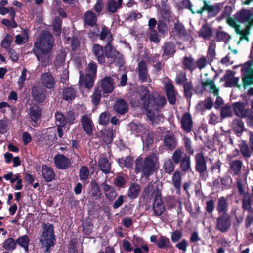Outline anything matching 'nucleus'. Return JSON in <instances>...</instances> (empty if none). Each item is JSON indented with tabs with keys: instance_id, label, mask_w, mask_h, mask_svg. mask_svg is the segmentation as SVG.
Here are the masks:
<instances>
[{
	"instance_id": "26",
	"label": "nucleus",
	"mask_w": 253,
	"mask_h": 253,
	"mask_svg": "<svg viewBox=\"0 0 253 253\" xmlns=\"http://www.w3.org/2000/svg\"><path fill=\"white\" fill-rule=\"evenodd\" d=\"M92 52L100 64L105 62V58L103 48L99 44H95L92 47Z\"/></svg>"
},
{
	"instance_id": "1",
	"label": "nucleus",
	"mask_w": 253,
	"mask_h": 253,
	"mask_svg": "<svg viewBox=\"0 0 253 253\" xmlns=\"http://www.w3.org/2000/svg\"><path fill=\"white\" fill-rule=\"evenodd\" d=\"M141 101L151 124L158 123L160 121L159 110L166 103L165 97L151 94L147 87H144L141 91Z\"/></svg>"
},
{
	"instance_id": "25",
	"label": "nucleus",
	"mask_w": 253,
	"mask_h": 253,
	"mask_svg": "<svg viewBox=\"0 0 253 253\" xmlns=\"http://www.w3.org/2000/svg\"><path fill=\"white\" fill-rule=\"evenodd\" d=\"M175 45L172 42H166L162 46L163 53L162 57H166L167 58L173 56L175 52Z\"/></svg>"
},
{
	"instance_id": "14",
	"label": "nucleus",
	"mask_w": 253,
	"mask_h": 253,
	"mask_svg": "<svg viewBox=\"0 0 253 253\" xmlns=\"http://www.w3.org/2000/svg\"><path fill=\"white\" fill-rule=\"evenodd\" d=\"M137 71L139 79L141 82H148L150 80L148 73L147 64L145 61H141L139 63Z\"/></svg>"
},
{
	"instance_id": "47",
	"label": "nucleus",
	"mask_w": 253,
	"mask_h": 253,
	"mask_svg": "<svg viewBox=\"0 0 253 253\" xmlns=\"http://www.w3.org/2000/svg\"><path fill=\"white\" fill-rule=\"evenodd\" d=\"M63 95L65 100H71L75 97L76 91L73 88L68 87L64 90Z\"/></svg>"
},
{
	"instance_id": "13",
	"label": "nucleus",
	"mask_w": 253,
	"mask_h": 253,
	"mask_svg": "<svg viewBox=\"0 0 253 253\" xmlns=\"http://www.w3.org/2000/svg\"><path fill=\"white\" fill-rule=\"evenodd\" d=\"M100 87L104 93L108 94L114 90V82L110 77H106L100 81Z\"/></svg>"
},
{
	"instance_id": "60",
	"label": "nucleus",
	"mask_w": 253,
	"mask_h": 253,
	"mask_svg": "<svg viewBox=\"0 0 253 253\" xmlns=\"http://www.w3.org/2000/svg\"><path fill=\"white\" fill-rule=\"evenodd\" d=\"M239 79L238 78H231L228 79L225 83L224 86L225 87H232L234 86H237L240 87V85L238 84Z\"/></svg>"
},
{
	"instance_id": "8",
	"label": "nucleus",
	"mask_w": 253,
	"mask_h": 253,
	"mask_svg": "<svg viewBox=\"0 0 253 253\" xmlns=\"http://www.w3.org/2000/svg\"><path fill=\"white\" fill-rule=\"evenodd\" d=\"M204 5L202 8L197 10V13L202 14L204 11H207L210 16H215L220 10V4L216 3L212 5H210L206 1H204Z\"/></svg>"
},
{
	"instance_id": "62",
	"label": "nucleus",
	"mask_w": 253,
	"mask_h": 253,
	"mask_svg": "<svg viewBox=\"0 0 253 253\" xmlns=\"http://www.w3.org/2000/svg\"><path fill=\"white\" fill-rule=\"evenodd\" d=\"M56 124L57 126H64L66 123V119L63 115L57 112L55 114Z\"/></svg>"
},
{
	"instance_id": "40",
	"label": "nucleus",
	"mask_w": 253,
	"mask_h": 253,
	"mask_svg": "<svg viewBox=\"0 0 253 253\" xmlns=\"http://www.w3.org/2000/svg\"><path fill=\"white\" fill-rule=\"evenodd\" d=\"M140 191V187L137 184H131L128 190L127 195L130 199H135L138 195Z\"/></svg>"
},
{
	"instance_id": "19",
	"label": "nucleus",
	"mask_w": 253,
	"mask_h": 253,
	"mask_svg": "<svg viewBox=\"0 0 253 253\" xmlns=\"http://www.w3.org/2000/svg\"><path fill=\"white\" fill-rule=\"evenodd\" d=\"M181 127L187 133L190 132L192 128L193 124L192 118L190 114L184 113L181 120Z\"/></svg>"
},
{
	"instance_id": "39",
	"label": "nucleus",
	"mask_w": 253,
	"mask_h": 253,
	"mask_svg": "<svg viewBox=\"0 0 253 253\" xmlns=\"http://www.w3.org/2000/svg\"><path fill=\"white\" fill-rule=\"evenodd\" d=\"M105 55L107 58L114 59L119 52L116 50L114 47L110 44V42L107 43L104 47Z\"/></svg>"
},
{
	"instance_id": "34",
	"label": "nucleus",
	"mask_w": 253,
	"mask_h": 253,
	"mask_svg": "<svg viewBox=\"0 0 253 253\" xmlns=\"http://www.w3.org/2000/svg\"><path fill=\"white\" fill-rule=\"evenodd\" d=\"M213 101L210 97L206 98L204 101L199 102L197 107L200 111L211 109L213 106Z\"/></svg>"
},
{
	"instance_id": "52",
	"label": "nucleus",
	"mask_w": 253,
	"mask_h": 253,
	"mask_svg": "<svg viewBox=\"0 0 253 253\" xmlns=\"http://www.w3.org/2000/svg\"><path fill=\"white\" fill-rule=\"evenodd\" d=\"M101 98V90L98 87L94 88V92L91 96V101L94 105H98Z\"/></svg>"
},
{
	"instance_id": "57",
	"label": "nucleus",
	"mask_w": 253,
	"mask_h": 253,
	"mask_svg": "<svg viewBox=\"0 0 253 253\" xmlns=\"http://www.w3.org/2000/svg\"><path fill=\"white\" fill-rule=\"evenodd\" d=\"M142 139L144 142L145 143L146 145L147 146L151 145L153 142V133L151 132H149L147 130L146 132H144L143 134L141 136Z\"/></svg>"
},
{
	"instance_id": "33",
	"label": "nucleus",
	"mask_w": 253,
	"mask_h": 253,
	"mask_svg": "<svg viewBox=\"0 0 253 253\" xmlns=\"http://www.w3.org/2000/svg\"><path fill=\"white\" fill-rule=\"evenodd\" d=\"M160 15V20H162L168 23L173 21L172 17L171 15V12L169 7H164L160 9L159 11Z\"/></svg>"
},
{
	"instance_id": "21",
	"label": "nucleus",
	"mask_w": 253,
	"mask_h": 253,
	"mask_svg": "<svg viewBox=\"0 0 253 253\" xmlns=\"http://www.w3.org/2000/svg\"><path fill=\"white\" fill-rule=\"evenodd\" d=\"M164 146L167 149L170 151L173 150L177 145V140L174 135L168 134L164 136L163 139Z\"/></svg>"
},
{
	"instance_id": "53",
	"label": "nucleus",
	"mask_w": 253,
	"mask_h": 253,
	"mask_svg": "<svg viewBox=\"0 0 253 253\" xmlns=\"http://www.w3.org/2000/svg\"><path fill=\"white\" fill-rule=\"evenodd\" d=\"M41 114V110L37 106H33L30 109V116L32 120L37 122V120L40 118Z\"/></svg>"
},
{
	"instance_id": "24",
	"label": "nucleus",
	"mask_w": 253,
	"mask_h": 253,
	"mask_svg": "<svg viewBox=\"0 0 253 253\" xmlns=\"http://www.w3.org/2000/svg\"><path fill=\"white\" fill-rule=\"evenodd\" d=\"M232 130L237 136L240 135L245 130L244 124L240 118L233 120L231 124Z\"/></svg>"
},
{
	"instance_id": "30",
	"label": "nucleus",
	"mask_w": 253,
	"mask_h": 253,
	"mask_svg": "<svg viewBox=\"0 0 253 253\" xmlns=\"http://www.w3.org/2000/svg\"><path fill=\"white\" fill-rule=\"evenodd\" d=\"M102 187L105 196L108 199L112 200L117 196V193L114 188L106 183H102Z\"/></svg>"
},
{
	"instance_id": "28",
	"label": "nucleus",
	"mask_w": 253,
	"mask_h": 253,
	"mask_svg": "<svg viewBox=\"0 0 253 253\" xmlns=\"http://www.w3.org/2000/svg\"><path fill=\"white\" fill-rule=\"evenodd\" d=\"M172 32L174 33V34H176L180 37L185 39H187L189 37L184 26L179 22L175 24Z\"/></svg>"
},
{
	"instance_id": "7",
	"label": "nucleus",
	"mask_w": 253,
	"mask_h": 253,
	"mask_svg": "<svg viewBox=\"0 0 253 253\" xmlns=\"http://www.w3.org/2000/svg\"><path fill=\"white\" fill-rule=\"evenodd\" d=\"M253 61L249 60L246 62L241 69L244 87L253 84Z\"/></svg>"
},
{
	"instance_id": "15",
	"label": "nucleus",
	"mask_w": 253,
	"mask_h": 253,
	"mask_svg": "<svg viewBox=\"0 0 253 253\" xmlns=\"http://www.w3.org/2000/svg\"><path fill=\"white\" fill-rule=\"evenodd\" d=\"M84 74L82 71H80V80L79 84L80 86H83L84 83V86L88 89L91 88L94 84V81L96 77L89 75V74H86L84 78H83Z\"/></svg>"
},
{
	"instance_id": "55",
	"label": "nucleus",
	"mask_w": 253,
	"mask_h": 253,
	"mask_svg": "<svg viewBox=\"0 0 253 253\" xmlns=\"http://www.w3.org/2000/svg\"><path fill=\"white\" fill-rule=\"evenodd\" d=\"M89 171L87 167L83 166L79 170V177L81 180H85L88 178Z\"/></svg>"
},
{
	"instance_id": "64",
	"label": "nucleus",
	"mask_w": 253,
	"mask_h": 253,
	"mask_svg": "<svg viewBox=\"0 0 253 253\" xmlns=\"http://www.w3.org/2000/svg\"><path fill=\"white\" fill-rule=\"evenodd\" d=\"M92 194L94 196L99 197L101 195V191L98 184L95 181L91 182Z\"/></svg>"
},
{
	"instance_id": "11",
	"label": "nucleus",
	"mask_w": 253,
	"mask_h": 253,
	"mask_svg": "<svg viewBox=\"0 0 253 253\" xmlns=\"http://www.w3.org/2000/svg\"><path fill=\"white\" fill-rule=\"evenodd\" d=\"M195 169L200 173H202L207 170V168L206 161L203 154L201 153H198L195 156Z\"/></svg>"
},
{
	"instance_id": "48",
	"label": "nucleus",
	"mask_w": 253,
	"mask_h": 253,
	"mask_svg": "<svg viewBox=\"0 0 253 253\" xmlns=\"http://www.w3.org/2000/svg\"><path fill=\"white\" fill-rule=\"evenodd\" d=\"M183 152L180 149L175 150L171 156V160L175 164H179L183 158Z\"/></svg>"
},
{
	"instance_id": "4",
	"label": "nucleus",
	"mask_w": 253,
	"mask_h": 253,
	"mask_svg": "<svg viewBox=\"0 0 253 253\" xmlns=\"http://www.w3.org/2000/svg\"><path fill=\"white\" fill-rule=\"evenodd\" d=\"M161 185H157L151 194V196L154 198L152 207V215L156 217L161 216L166 211L165 206L161 199Z\"/></svg>"
},
{
	"instance_id": "63",
	"label": "nucleus",
	"mask_w": 253,
	"mask_h": 253,
	"mask_svg": "<svg viewBox=\"0 0 253 253\" xmlns=\"http://www.w3.org/2000/svg\"><path fill=\"white\" fill-rule=\"evenodd\" d=\"M110 119V114L108 112L102 113L99 117V122L100 124L106 125L109 121Z\"/></svg>"
},
{
	"instance_id": "16",
	"label": "nucleus",
	"mask_w": 253,
	"mask_h": 253,
	"mask_svg": "<svg viewBox=\"0 0 253 253\" xmlns=\"http://www.w3.org/2000/svg\"><path fill=\"white\" fill-rule=\"evenodd\" d=\"M113 108L118 114L123 115L127 112L128 105L123 99H118L114 103Z\"/></svg>"
},
{
	"instance_id": "27",
	"label": "nucleus",
	"mask_w": 253,
	"mask_h": 253,
	"mask_svg": "<svg viewBox=\"0 0 253 253\" xmlns=\"http://www.w3.org/2000/svg\"><path fill=\"white\" fill-rule=\"evenodd\" d=\"M111 163L104 157H101L98 161V166L101 171L105 174H108L111 170Z\"/></svg>"
},
{
	"instance_id": "49",
	"label": "nucleus",
	"mask_w": 253,
	"mask_h": 253,
	"mask_svg": "<svg viewBox=\"0 0 253 253\" xmlns=\"http://www.w3.org/2000/svg\"><path fill=\"white\" fill-rule=\"evenodd\" d=\"M62 20L59 17H56L54 19L52 25L53 27V31L56 35H59L61 31Z\"/></svg>"
},
{
	"instance_id": "43",
	"label": "nucleus",
	"mask_w": 253,
	"mask_h": 253,
	"mask_svg": "<svg viewBox=\"0 0 253 253\" xmlns=\"http://www.w3.org/2000/svg\"><path fill=\"white\" fill-rule=\"evenodd\" d=\"M242 202V208L245 211H250L251 208V197L249 193L246 192V193H244Z\"/></svg>"
},
{
	"instance_id": "10",
	"label": "nucleus",
	"mask_w": 253,
	"mask_h": 253,
	"mask_svg": "<svg viewBox=\"0 0 253 253\" xmlns=\"http://www.w3.org/2000/svg\"><path fill=\"white\" fill-rule=\"evenodd\" d=\"M236 20L240 23H248L249 25H253V17L248 10H243L237 13L235 17Z\"/></svg>"
},
{
	"instance_id": "22",
	"label": "nucleus",
	"mask_w": 253,
	"mask_h": 253,
	"mask_svg": "<svg viewBox=\"0 0 253 253\" xmlns=\"http://www.w3.org/2000/svg\"><path fill=\"white\" fill-rule=\"evenodd\" d=\"M123 0H108L106 4V10L110 13H115L122 7Z\"/></svg>"
},
{
	"instance_id": "29",
	"label": "nucleus",
	"mask_w": 253,
	"mask_h": 253,
	"mask_svg": "<svg viewBox=\"0 0 253 253\" xmlns=\"http://www.w3.org/2000/svg\"><path fill=\"white\" fill-rule=\"evenodd\" d=\"M181 174L179 170H176L172 177V182L176 190V193L180 194L181 187Z\"/></svg>"
},
{
	"instance_id": "3",
	"label": "nucleus",
	"mask_w": 253,
	"mask_h": 253,
	"mask_svg": "<svg viewBox=\"0 0 253 253\" xmlns=\"http://www.w3.org/2000/svg\"><path fill=\"white\" fill-rule=\"evenodd\" d=\"M158 164V157L155 153L148 155L144 159L139 157L135 160V170L137 173L142 172L145 176L148 177L155 170Z\"/></svg>"
},
{
	"instance_id": "58",
	"label": "nucleus",
	"mask_w": 253,
	"mask_h": 253,
	"mask_svg": "<svg viewBox=\"0 0 253 253\" xmlns=\"http://www.w3.org/2000/svg\"><path fill=\"white\" fill-rule=\"evenodd\" d=\"M242 163L240 160L233 161L230 165V168L235 174H237L242 168Z\"/></svg>"
},
{
	"instance_id": "46",
	"label": "nucleus",
	"mask_w": 253,
	"mask_h": 253,
	"mask_svg": "<svg viewBox=\"0 0 253 253\" xmlns=\"http://www.w3.org/2000/svg\"><path fill=\"white\" fill-rule=\"evenodd\" d=\"M231 227V217L229 214L226 213L222 214V232H225Z\"/></svg>"
},
{
	"instance_id": "41",
	"label": "nucleus",
	"mask_w": 253,
	"mask_h": 253,
	"mask_svg": "<svg viewBox=\"0 0 253 253\" xmlns=\"http://www.w3.org/2000/svg\"><path fill=\"white\" fill-rule=\"evenodd\" d=\"M174 162L170 158H167L163 166L165 173L170 174L174 170Z\"/></svg>"
},
{
	"instance_id": "56",
	"label": "nucleus",
	"mask_w": 253,
	"mask_h": 253,
	"mask_svg": "<svg viewBox=\"0 0 253 253\" xmlns=\"http://www.w3.org/2000/svg\"><path fill=\"white\" fill-rule=\"evenodd\" d=\"M183 88L185 97L188 98H191L193 90L191 82L184 84Z\"/></svg>"
},
{
	"instance_id": "18",
	"label": "nucleus",
	"mask_w": 253,
	"mask_h": 253,
	"mask_svg": "<svg viewBox=\"0 0 253 253\" xmlns=\"http://www.w3.org/2000/svg\"><path fill=\"white\" fill-rule=\"evenodd\" d=\"M34 100L37 102H42L45 99V90L40 86H34L32 90Z\"/></svg>"
},
{
	"instance_id": "45",
	"label": "nucleus",
	"mask_w": 253,
	"mask_h": 253,
	"mask_svg": "<svg viewBox=\"0 0 253 253\" xmlns=\"http://www.w3.org/2000/svg\"><path fill=\"white\" fill-rule=\"evenodd\" d=\"M2 246L7 251H12L16 248V241L12 238H9L3 243Z\"/></svg>"
},
{
	"instance_id": "32",
	"label": "nucleus",
	"mask_w": 253,
	"mask_h": 253,
	"mask_svg": "<svg viewBox=\"0 0 253 253\" xmlns=\"http://www.w3.org/2000/svg\"><path fill=\"white\" fill-rule=\"evenodd\" d=\"M179 163L180 168L182 172L185 173L191 170L190 158L187 155L184 154Z\"/></svg>"
},
{
	"instance_id": "59",
	"label": "nucleus",
	"mask_w": 253,
	"mask_h": 253,
	"mask_svg": "<svg viewBox=\"0 0 253 253\" xmlns=\"http://www.w3.org/2000/svg\"><path fill=\"white\" fill-rule=\"evenodd\" d=\"M28 36L27 32L25 31L21 34H18L16 36L15 42L18 44H21L28 41Z\"/></svg>"
},
{
	"instance_id": "20",
	"label": "nucleus",
	"mask_w": 253,
	"mask_h": 253,
	"mask_svg": "<svg viewBox=\"0 0 253 253\" xmlns=\"http://www.w3.org/2000/svg\"><path fill=\"white\" fill-rule=\"evenodd\" d=\"M41 170L42 176L46 182H51L54 179L55 174L51 167L43 165L42 166Z\"/></svg>"
},
{
	"instance_id": "38",
	"label": "nucleus",
	"mask_w": 253,
	"mask_h": 253,
	"mask_svg": "<svg viewBox=\"0 0 253 253\" xmlns=\"http://www.w3.org/2000/svg\"><path fill=\"white\" fill-rule=\"evenodd\" d=\"M100 39L101 40L105 41L107 43L111 42L112 41V34L107 27L104 26L102 27L100 34Z\"/></svg>"
},
{
	"instance_id": "37",
	"label": "nucleus",
	"mask_w": 253,
	"mask_h": 253,
	"mask_svg": "<svg viewBox=\"0 0 253 253\" xmlns=\"http://www.w3.org/2000/svg\"><path fill=\"white\" fill-rule=\"evenodd\" d=\"M101 139L106 144H110L113 140V130L110 128L102 131Z\"/></svg>"
},
{
	"instance_id": "42",
	"label": "nucleus",
	"mask_w": 253,
	"mask_h": 253,
	"mask_svg": "<svg viewBox=\"0 0 253 253\" xmlns=\"http://www.w3.org/2000/svg\"><path fill=\"white\" fill-rule=\"evenodd\" d=\"M130 127L133 132L137 133L141 136H142L144 132L145 133L147 131V129L145 126L140 124H137L134 123H131L130 124Z\"/></svg>"
},
{
	"instance_id": "23",
	"label": "nucleus",
	"mask_w": 253,
	"mask_h": 253,
	"mask_svg": "<svg viewBox=\"0 0 253 253\" xmlns=\"http://www.w3.org/2000/svg\"><path fill=\"white\" fill-rule=\"evenodd\" d=\"M97 20V15L92 11L88 10L84 16V24L89 26L96 25Z\"/></svg>"
},
{
	"instance_id": "50",
	"label": "nucleus",
	"mask_w": 253,
	"mask_h": 253,
	"mask_svg": "<svg viewBox=\"0 0 253 253\" xmlns=\"http://www.w3.org/2000/svg\"><path fill=\"white\" fill-rule=\"evenodd\" d=\"M157 245L161 249L171 247L170 240L165 236H161L159 238Z\"/></svg>"
},
{
	"instance_id": "61",
	"label": "nucleus",
	"mask_w": 253,
	"mask_h": 253,
	"mask_svg": "<svg viewBox=\"0 0 253 253\" xmlns=\"http://www.w3.org/2000/svg\"><path fill=\"white\" fill-rule=\"evenodd\" d=\"M86 74H89V75L93 76V77H96L97 72V65L94 62L89 63L87 67L86 68Z\"/></svg>"
},
{
	"instance_id": "5",
	"label": "nucleus",
	"mask_w": 253,
	"mask_h": 253,
	"mask_svg": "<svg viewBox=\"0 0 253 253\" xmlns=\"http://www.w3.org/2000/svg\"><path fill=\"white\" fill-rule=\"evenodd\" d=\"M55 241L53 226L49 223L45 224L40 241L43 247L46 248L45 252H49V248L54 245Z\"/></svg>"
},
{
	"instance_id": "17",
	"label": "nucleus",
	"mask_w": 253,
	"mask_h": 253,
	"mask_svg": "<svg viewBox=\"0 0 253 253\" xmlns=\"http://www.w3.org/2000/svg\"><path fill=\"white\" fill-rule=\"evenodd\" d=\"M81 125L87 135H91L92 134L93 122L90 117L86 115H84L81 119Z\"/></svg>"
},
{
	"instance_id": "9",
	"label": "nucleus",
	"mask_w": 253,
	"mask_h": 253,
	"mask_svg": "<svg viewBox=\"0 0 253 253\" xmlns=\"http://www.w3.org/2000/svg\"><path fill=\"white\" fill-rule=\"evenodd\" d=\"M54 162L56 167L60 169H66L71 165V161L68 158L60 154L54 157Z\"/></svg>"
},
{
	"instance_id": "44",
	"label": "nucleus",
	"mask_w": 253,
	"mask_h": 253,
	"mask_svg": "<svg viewBox=\"0 0 253 253\" xmlns=\"http://www.w3.org/2000/svg\"><path fill=\"white\" fill-rule=\"evenodd\" d=\"M30 239L26 235L19 237L16 240V244L23 247L27 252L29 250Z\"/></svg>"
},
{
	"instance_id": "54",
	"label": "nucleus",
	"mask_w": 253,
	"mask_h": 253,
	"mask_svg": "<svg viewBox=\"0 0 253 253\" xmlns=\"http://www.w3.org/2000/svg\"><path fill=\"white\" fill-rule=\"evenodd\" d=\"M83 231L86 235H89L92 230L93 224L90 219H87L82 223Z\"/></svg>"
},
{
	"instance_id": "12",
	"label": "nucleus",
	"mask_w": 253,
	"mask_h": 253,
	"mask_svg": "<svg viewBox=\"0 0 253 253\" xmlns=\"http://www.w3.org/2000/svg\"><path fill=\"white\" fill-rule=\"evenodd\" d=\"M42 84L48 89L53 88L55 84L54 77L49 72L42 73L40 76Z\"/></svg>"
},
{
	"instance_id": "6",
	"label": "nucleus",
	"mask_w": 253,
	"mask_h": 253,
	"mask_svg": "<svg viewBox=\"0 0 253 253\" xmlns=\"http://www.w3.org/2000/svg\"><path fill=\"white\" fill-rule=\"evenodd\" d=\"M207 76L208 74L205 73L202 76L201 84L203 89L208 90L213 94L214 95L217 96L215 103V107L219 108L221 104V102L219 100L220 97L218 96L219 89L216 88L213 80L212 79L207 78Z\"/></svg>"
},
{
	"instance_id": "31",
	"label": "nucleus",
	"mask_w": 253,
	"mask_h": 253,
	"mask_svg": "<svg viewBox=\"0 0 253 253\" xmlns=\"http://www.w3.org/2000/svg\"><path fill=\"white\" fill-rule=\"evenodd\" d=\"M235 114L241 118L245 117L247 116V111L245 110V106L243 102H235L233 105Z\"/></svg>"
},
{
	"instance_id": "35",
	"label": "nucleus",
	"mask_w": 253,
	"mask_h": 253,
	"mask_svg": "<svg viewBox=\"0 0 253 253\" xmlns=\"http://www.w3.org/2000/svg\"><path fill=\"white\" fill-rule=\"evenodd\" d=\"M212 35V29L207 24L202 25L199 31V36L204 39H209Z\"/></svg>"
},
{
	"instance_id": "2",
	"label": "nucleus",
	"mask_w": 253,
	"mask_h": 253,
	"mask_svg": "<svg viewBox=\"0 0 253 253\" xmlns=\"http://www.w3.org/2000/svg\"><path fill=\"white\" fill-rule=\"evenodd\" d=\"M53 41L50 33L44 32L34 43L32 51L42 67L47 66L50 63L49 52L53 48Z\"/></svg>"
},
{
	"instance_id": "51",
	"label": "nucleus",
	"mask_w": 253,
	"mask_h": 253,
	"mask_svg": "<svg viewBox=\"0 0 253 253\" xmlns=\"http://www.w3.org/2000/svg\"><path fill=\"white\" fill-rule=\"evenodd\" d=\"M66 54L65 52L61 51L56 56L54 65L57 68L61 67L64 63Z\"/></svg>"
},
{
	"instance_id": "36",
	"label": "nucleus",
	"mask_w": 253,
	"mask_h": 253,
	"mask_svg": "<svg viewBox=\"0 0 253 253\" xmlns=\"http://www.w3.org/2000/svg\"><path fill=\"white\" fill-rule=\"evenodd\" d=\"M184 69L188 70L192 72L196 68V65L194 60L191 57H184L183 60Z\"/></svg>"
}]
</instances>
